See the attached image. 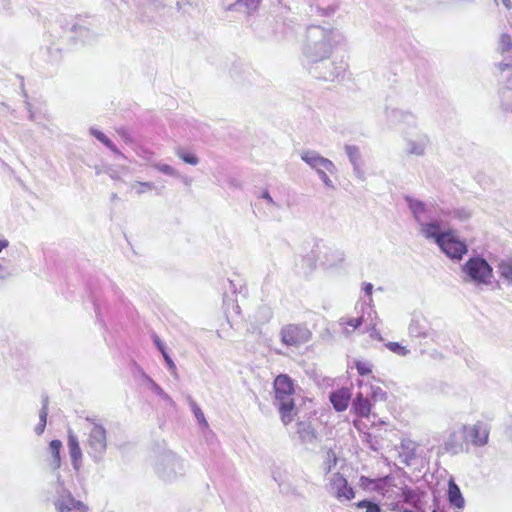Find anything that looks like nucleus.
<instances>
[{
    "label": "nucleus",
    "instance_id": "nucleus-1",
    "mask_svg": "<svg viewBox=\"0 0 512 512\" xmlns=\"http://www.w3.org/2000/svg\"><path fill=\"white\" fill-rule=\"evenodd\" d=\"M347 43L345 34L333 26L309 25L302 43L304 63L328 60L334 50Z\"/></svg>",
    "mask_w": 512,
    "mask_h": 512
},
{
    "label": "nucleus",
    "instance_id": "nucleus-2",
    "mask_svg": "<svg viewBox=\"0 0 512 512\" xmlns=\"http://www.w3.org/2000/svg\"><path fill=\"white\" fill-rule=\"evenodd\" d=\"M383 497L398 512H440L438 499L418 488L388 487Z\"/></svg>",
    "mask_w": 512,
    "mask_h": 512
},
{
    "label": "nucleus",
    "instance_id": "nucleus-3",
    "mask_svg": "<svg viewBox=\"0 0 512 512\" xmlns=\"http://www.w3.org/2000/svg\"><path fill=\"white\" fill-rule=\"evenodd\" d=\"M423 236L433 240L451 260L460 261L468 252L466 242L460 239L456 231L450 228L442 229L437 221H430L428 225L423 226Z\"/></svg>",
    "mask_w": 512,
    "mask_h": 512
},
{
    "label": "nucleus",
    "instance_id": "nucleus-4",
    "mask_svg": "<svg viewBox=\"0 0 512 512\" xmlns=\"http://www.w3.org/2000/svg\"><path fill=\"white\" fill-rule=\"evenodd\" d=\"M273 387L275 405L278 407L281 421L284 425H288L296 415L293 380L287 374H280L275 378Z\"/></svg>",
    "mask_w": 512,
    "mask_h": 512
},
{
    "label": "nucleus",
    "instance_id": "nucleus-5",
    "mask_svg": "<svg viewBox=\"0 0 512 512\" xmlns=\"http://www.w3.org/2000/svg\"><path fill=\"white\" fill-rule=\"evenodd\" d=\"M461 278L464 283L487 286L492 282L493 268L483 257L472 256L461 266Z\"/></svg>",
    "mask_w": 512,
    "mask_h": 512
},
{
    "label": "nucleus",
    "instance_id": "nucleus-6",
    "mask_svg": "<svg viewBox=\"0 0 512 512\" xmlns=\"http://www.w3.org/2000/svg\"><path fill=\"white\" fill-rule=\"evenodd\" d=\"M154 469L166 482H172L185 473L183 461L171 450H165L156 457Z\"/></svg>",
    "mask_w": 512,
    "mask_h": 512
},
{
    "label": "nucleus",
    "instance_id": "nucleus-7",
    "mask_svg": "<svg viewBox=\"0 0 512 512\" xmlns=\"http://www.w3.org/2000/svg\"><path fill=\"white\" fill-rule=\"evenodd\" d=\"M308 72L315 78L334 81L343 76L347 65L343 61L320 60L316 63H305Z\"/></svg>",
    "mask_w": 512,
    "mask_h": 512
},
{
    "label": "nucleus",
    "instance_id": "nucleus-8",
    "mask_svg": "<svg viewBox=\"0 0 512 512\" xmlns=\"http://www.w3.org/2000/svg\"><path fill=\"white\" fill-rule=\"evenodd\" d=\"M107 448L106 430L97 423H93L88 433L86 450L94 462L99 463L103 460Z\"/></svg>",
    "mask_w": 512,
    "mask_h": 512
},
{
    "label": "nucleus",
    "instance_id": "nucleus-9",
    "mask_svg": "<svg viewBox=\"0 0 512 512\" xmlns=\"http://www.w3.org/2000/svg\"><path fill=\"white\" fill-rule=\"evenodd\" d=\"M281 341L286 346H300L311 338V331L304 324H288L282 327Z\"/></svg>",
    "mask_w": 512,
    "mask_h": 512
},
{
    "label": "nucleus",
    "instance_id": "nucleus-10",
    "mask_svg": "<svg viewBox=\"0 0 512 512\" xmlns=\"http://www.w3.org/2000/svg\"><path fill=\"white\" fill-rule=\"evenodd\" d=\"M326 489L339 502L350 501L355 497L353 488L349 486L346 478L339 472L329 477Z\"/></svg>",
    "mask_w": 512,
    "mask_h": 512
},
{
    "label": "nucleus",
    "instance_id": "nucleus-11",
    "mask_svg": "<svg viewBox=\"0 0 512 512\" xmlns=\"http://www.w3.org/2000/svg\"><path fill=\"white\" fill-rule=\"evenodd\" d=\"M57 482L59 487L56 490L55 507L58 512L85 511L87 509L82 501L76 500L71 492L63 487L59 474L57 475Z\"/></svg>",
    "mask_w": 512,
    "mask_h": 512
},
{
    "label": "nucleus",
    "instance_id": "nucleus-12",
    "mask_svg": "<svg viewBox=\"0 0 512 512\" xmlns=\"http://www.w3.org/2000/svg\"><path fill=\"white\" fill-rule=\"evenodd\" d=\"M385 117L389 124L392 125H402L404 128L403 133L405 135L408 134L407 130L417 127V117L416 115L409 111L403 110L399 108H392L388 105L385 106Z\"/></svg>",
    "mask_w": 512,
    "mask_h": 512
},
{
    "label": "nucleus",
    "instance_id": "nucleus-13",
    "mask_svg": "<svg viewBox=\"0 0 512 512\" xmlns=\"http://www.w3.org/2000/svg\"><path fill=\"white\" fill-rule=\"evenodd\" d=\"M408 333L410 337L430 339L432 341L436 338V332L431 328L426 317L421 313H413L409 326Z\"/></svg>",
    "mask_w": 512,
    "mask_h": 512
},
{
    "label": "nucleus",
    "instance_id": "nucleus-14",
    "mask_svg": "<svg viewBox=\"0 0 512 512\" xmlns=\"http://www.w3.org/2000/svg\"><path fill=\"white\" fill-rule=\"evenodd\" d=\"M301 159L313 170L316 172L319 170H327L328 173L335 174L337 172V168L335 164L329 160L321 156L315 150H304L300 153Z\"/></svg>",
    "mask_w": 512,
    "mask_h": 512
},
{
    "label": "nucleus",
    "instance_id": "nucleus-15",
    "mask_svg": "<svg viewBox=\"0 0 512 512\" xmlns=\"http://www.w3.org/2000/svg\"><path fill=\"white\" fill-rule=\"evenodd\" d=\"M406 152L409 155L424 156L426 149L430 146V138L425 133L417 134L416 138L405 137Z\"/></svg>",
    "mask_w": 512,
    "mask_h": 512
},
{
    "label": "nucleus",
    "instance_id": "nucleus-16",
    "mask_svg": "<svg viewBox=\"0 0 512 512\" xmlns=\"http://www.w3.org/2000/svg\"><path fill=\"white\" fill-rule=\"evenodd\" d=\"M496 67L500 71V79L502 81V87L499 90L501 105L503 104V94L510 95L512 97V63L511 62H499Z\"/></svg>",
    "mask_w": 512,
    "mask_h": 512
},
{
    "label": "nucleus",
    "instance_id": "nucleus-17",
    "mask_svg": "<svg viewBox=\"0 0 512 512\" xmlns=\"http://www.w3.org/2000/svg\"><path fill=\"white\" fill-rule=\"evenodd\" d=\"M405 201L411 210L416 222L420 225V232L423 235V226L428 225L430 222H425L427 211L426 204L411 196H405Z\"/></svg>",
    "mask_w": 512,
    "mask_h": 512
},
{
    "label": "nucleus",
    "instance_id": "nucleus-18",
    "mask_svg": "<svg viewBox=\"0 0 512 512\" xmlns=\"http://www.w3.org/2000/svg\"><path fill=\"white\" fill-rule=\"evenodd\" d=\"M467 437L475 446H484L488 442L489 432L485 425L477 423L468 428Z\"/></svg>",
    "mask_w": 512,
    "mask_h": 512
},
{
    "label": "nucleus",
    "instance_id": "nucleus-19",
    "mask_svg": "<svg viewBox=\"0 0 512 512\" xmlns=\"http://www.w3.org/2000/svg\"><path fill=\"white\" fill-rule=\"evenodd\" d=\"M352 410L357 416L368 417L371 410V404L369 398L367 397L366 391L359 389V392L356 394L355 399L353 400Z\"/></svg>",
    "mask_w": 512,
    "mask_h": 512
},
{
    "label": "nucleus",
    "instance_id": "nucleus-20",
    "mask_svg": "<svg viewBox=\"0 0 512 512\" xmlns=\"http://www.w3.org/2000/svg\"><path fill=\"white\" fill-rule=\"evenodd\" d=\"M351 398V392L348 388H341L330 394V401L336 411L342 412L347 409Z\"/></svg>",
    "mask_w": 512,
    "mask_h": 512
},
{
    "label": "nucleus",
    "instance_id": "nucleus-21",
    "mask_svg": "<svg viewBox=\"0 0 512 512\" xmlns=\"http://www.w3.org/2000/svg\"><path fill=\"white\" fill-rule=\"evenodd\" d=\"M448 501L451 506L463 509L465 506V500L461 493L459 486L455 483L453 479H450L448 482V491H447Z\"/></svg>",
    "mask_w": 512,
    "mask_h": 512
},
{
    "label": "nucleus",
    "instance_id": "nucleus-22",
    "mask_svg": "<svg viewBox=\"0 0 512 512\" xmlns=\"http://www.w3.org/2000/svg\"><path fill=\"white\" fill-rule=\"evenodd\" d=\"M143 379L146 381L148 388L159 396L167 405L175 407L176 404L173 399L143 370H140Z\"/></svg>",
    "mask_w": 512,
    "mask_h": 512
},
{
    "label": "nucleus",
    "instance_id": "nucleus-23",
    "mask_svg": "<svg viewBox=\"0 0 512 512\" xmlns=\"http://www.w3.org/2000/svg\"><path fill=\"white\" fill-rule=\"evenodd\" d=\"M345 260V254L339 249H328L323 258V264L328 268L340 266Z\"/></svg>",
    "mask_w": 512,
    "mask_h": 512
},
{
    "label": "nucleus",
    "instance_id": "nucleus-24",
    "mask_svg": "<svg viewBox=\"0 0 512 512\" xmlns=\"http://www.w3.org/2000/svg\"><path fill=\"white\" fill-rule=\"evenodd\" d=\"M359 389L362 391H366L367 397L373 399L374 401H382L386 398V392L379 386H374L369 384L368 382H364L363 380L358 382Z\"/></svg>",
    "mask_w": 512,
    "mask_h": 512
},
{
    "label": "nucleus",
    "instance_id": "nucleus-25",
    "mask_svg": "<svg viewBox=\"0 0 512 512\" xmlns=\"http://www.w3.org/2000/svg\"><path fill=\"white\" fill-rule=\"evenodd\" d=\"M297 433L304 443H313L316 440V432L309 422H299L297 424Z\"/></svg>",
    "mask_w": 512,
    "mask_h": 512
},
{
    "label": "nucleus",
    "instance_id": "nucleus-26",
    "mask_svg": "<svg viewBox=\"0 0 512 512\" xmlns=\"http://www.w3.org/2000/svg\"><path fill=\"white\" fill-rule=\"evenodd\" d=\"M90 134L105 145L115 155L125 158L124 154L114 145V143L100 130L91 127L89 130Z\"/></svg>",
    "mask_w": 512,
    "mask_h": 512
},
{
    "label": "nucleus",
    "instance_id": "nucleus-27",
    "mask_svg": "<svg viewBox=\"0 0 512 512\" xmlns=\"http://www.w3.org/2000/svg\"><path fill=\"white\" fill-rule=\"evenodd\" d=\"M61 448L62 442L58 439H54L49 444V450L52 456L50 467L53 471H57L61 466Z\"/></svg>",
    "mask_w": 512,
    "mask_h": 512
},
{
    "label": "nucleus",
    "instance_id": "nucleus-28",
    "mask_svg": "<svg viewBox=\"0 0 512 512\" xmlns=\"http://www.w3.org/2000/svg\"><path fill=\"white\" fill-rule=\"evenodd\" d=\"M500 277L512 286V257L501 259L497 265Z\"/></svg>",
    "mask_w": 512,
    "mask_h": 512
},
{
    "label": "nucleus",
    "instance_id": "nucleus-29",
    "mask_svg": "<svg viewBox=\"0 0 512 512\" xmlns=\"http://www.w3.org/2000/svg\"><path fill=\"white\" fill-rule=\"evenodd\" d=\"M499 50L504 57L502 62L512 63V37L509 34H502L499 40Z\"/></svg>",
    "mask_w": 512,
    "mask_h": 512
},
{
    "label": "nucleus",
    "instance_id": "nucleus-30",
    "mask_svg": "<svg viewBox=\"0 0 512 512\" xmlns=\"http://www.w3.org/2000/svg\"><path fill=\"white\" fill-rule=\"evenodd\" d=\"M360 484L365 489L381 491L382 494L388 487H392L391 485L388 484L387 479H381L379 482H376L375 480L369 479L368 477L365 476H361Z\"/></svg>",
    "mask_w": 512,
    "mask_h": 512
},
{
    "label": "nucleus",
    "instance_id": "nucleus-31",
    "mask_svg": "<svg viewBox=\"0 0 512 512\" xmlns=\"http://www.w3.org/2000/svg\"><path fill=\"white\" fill-rule=\"evenodd\" d=\"M47 415H48V397L43 396L42 398V408L39 412V423L35 426V433L37 435H41L46 427L47 423Z\"/></svg>",
    "mask_w": 512,
    "mask_h": 512
},
{
    "label": "nucleus",
    "instance_id": "nucleus-32",
    "mask_svg": "<svg viewBox=\"0 0 512 512\" xmlns=\"http://www.w3.org/2000/svg\"><path fill=\"white\" fill-rule=\"evenodd\" d=\"M260 3L261 0H236L235 3L228 6L227 10L233 11L236 10L237 6H243L248 14H251L258 9Z\"/></svg>",
    "mask_w": 512,
    "mask_h": 512
},
{
    "label": "nucleus",
    "instance_id": "nucleus-33",
    "mask_svg": "<svg viewBox=\"0 0 512 512\" xmlns=\"http://www.w3.org/2000/svg\"><path fill=\"white\" fill-rule=\"evenodd\" d=\"M345 152L353 167L362 164L359 148L355 145H345Z\"/></svg>",
    "mask_w": 512,
    "mask_h": 512
},
{
    "label": "nucleus",
    "instance_id": "nucleus-34",
    "mask_svg": "<svg viewBox=\"0 0 512 512\" xmlns=\"http://www.w3.org/2000/svg\"><path fill=\"white\" fill-rule=\"evenodd\" d=\"M445 450L452 454H457L462 450V444L458 440L456 433H451L445 442Z\"/></svg>",
    "mask_w": 512,
    "mask_h": 512
},
{
    "label": "nucleus",
    "instance_id": "nucleus-35",
    "mask_svg": "<svg viewBox=\"0 0 512 512\" xmlns=\"http://www.w3.org/2000/svg\"><path fill=\"white\" fill-rule=\"evenodd\" d=\"M338 458L334 450L328 449L326 451L325 460L323 462V470L326 474L330 473L332 469L337 465Z\"/></svg>",
    "mask_w": 512,
    "mask_h": 512
},
{
    "label": "nucleus",
    "instance_id": "nucleus-36",
    "mask_svg": "<svg viewBox=\"0 0 512 512\" xmlns=\"http://www.w3.org/2000/svg\"><path fill=\"white\" fill-rule=\"evenodd\" d=\"M187 399H188L189 405L191 407V410H192L195 418L197 419L198 423L201 426L207 427L208 423L205 419L204 413L202 412L201 408L197 405V403L190 396H188Z\"/></svg>",
    "mask_w": 512,
    "mask_h": 512
},
{
    "label": "nucleus",
    "instance_id": "nucleus-37",
    "mask_svg": "<svg viewBox=\"0 0 512 512\" xmlns=\"http://www.w3.org/2000/svg\"><path fill=\"white\" fill-rule=\"evenodd\" d=\"M366 319L364 318V316H361V317H357V318H347V317H342L340 320H339V324L341 326H343L345 329L347 326L351 327L352 330H355L357 329L358 327L361 326V324L363 322H365Z\"/></svg>",
    "mask_w": 512,
    "mask_h": 512
},
{
    "label": "nucleus",
    "instance_id": "nucleus-38",
    "mask_svg": "<svg viewBox=\"0 0 512 512\" xmlns=\"http://www.w3.org/2000/svg\"><path fill=\"white\" fill-rule=\"evenodd\" d=\"M69 455L73 468L78 471L81 466L82 451L80 447L69 448Z\"/></svg>",
    "mask_w": 512,
    "mask_h": 512
},
{
    "label": "nucleus",
    "instance_id": "nucleus-39",
    "mask_svg": "<svg viewBox=\"0 0 512 512\" xmlns=\"http://www.w3.org/2000/svg\"><path fill=\"white\" fill-rule=\"evenodd\" d=\"M176 155L187 164L197 165L199 163V159L197 158V156L185 151L182 148H178L176 150Z\"/></svg>",
    "mask_w": 512,
    "mask_h": 512
},
{
    "label": "nucleus",
    "instance_id": "nucleus-40",
    "mask_svg": "<svg viewBox=\"0 0 512 512\" xmlns=\"http://www.w3.org/2000/svg\"><path fill=\"white\" fill-rule=\"evenodd\" d=\"M152 166L157 169L159 172L165 174V175H168V176H172V177H179L180 174L179 172L174 169L172 166L168 165V164H164V163H153Z\"/></svg>",
    "mask_w": 512,
    "mask_h": 512
},
{
    "label": "nucleus",
    "instance_id": "nucleus-41",
    "mask_svg": "<svg viewBox=\"0 0 512 512\" xmlns=\"http://www.w3.org/2000/svg\"><path fill=\"white\" fill-rule=\"evenodd\" d=\"M70 30L72 32H75L76 34H78L81 37L83 42L89 41V29L87 27H85L84 25L74 23L71 26Z\"/></svg>",
    "mask_w": 512,
    "mask_h": 512
},
{
    "label": "nucleus",
    "instance_id": "nucleus-42",
    "mask_svg": "<svg viewBox=\"0 0 512 512\" xmlns=\"http://www.w3.org/2000/svg\"><path fill=\"white\" fill-rule=\"evenodd\" d=\"M355 367L361 376L369 375L372 372V365L368 361L356 360Z\"/></svg>",
    "mask_w": 512,
    "mask_h": 512
},
{
    "label": "nucleus",
    "instance_id": "nucleus-43",
    "mask_svg": "<svg viewBox=\"0 0 512 512\" xmlns=\"http://www.w3.org/2000/svg\"><path fill=\"white\" fill-rule=\"evenodd\" d=\"M357 508H366L365 512H381V508L377 503L370 500H362L356 503Z\"/></svg>",
    "mask_w": 512,
    "mask_h": 512
},
{
    "label": "nucleus",
    "instance_id": "nucleus-44",
    "mask_svg": "<svg viewBox=\"0 0 512 512\" xmlns=\"http://www.w3.org/2000/svg\"><path fill=\"white\" fill-rule=\"evenodd\" d=\"M386 347L400 356H406L409 353V350L398 342H388Z\"/></svg>",
    "mask_w": 512,
    "mask_h": 512
},
{
    "label": "nucleus",
    "instance_id": "nucleus-45",
    "mask_svg": "<svg viewBox=\"0 0 512 512\" xmlns=\"http://www.w3.org/2000/svg\"><path fill=\"white\" fill-rule=\"evenodd\" d=\"M132 188L135 189L137 194L141 195L146 191L153 190L155 186L152 182H135L132 184Z\"/></svg>",
    "mask_w": 512,
    "mask_h": 512
},
{
    "label": "nucleus",
    "instance_id": "nucleus-46",
    "mask_svg": "<svg viewBox=\"0 0 512 512\" xmlns=\"http://www.w3.org/2000/svg\"><path fill=\"white\" fill-rule=\"evenodd\" d=\"M337 9H338V6L335 4L329 5L327 7H320V6L316 7V11H317L318 15L322 16V17L333 16L336 13Z\"/></svg>",
    "mask_w": 512,
    "mask_h": 512
},
{
    "label": "nucleus",
    "instance_id": "nucleus-47",
    "mask_svg": "<svg viewBox=\"0 0 512 512\" xmlns=\"http://www.w3.org/2000/svg\"><path fill=\"white\" fill-rule=\"evenodd\" d=\"M165 362H166V365L169 369V371L171 372V374L173 375V377L175 379H178L179 378V375H178V372H177V367L175 365V363L173 362V360L171 359V357L168 355L167 351L164 352L162 354Z\"/></svg>",
    "mask_w": 512,
    "mask_h": 512
},
{
    "label": "nucleus",
    "instance_id": "nucleus-48",
    "mask_svg": "<svg viewBox=\"0 0 512 512\" xmlns=\"http://www.w3.org/2000/svg\"><path fill=\"white\" fill-rule=\"evenodd\" d=\"M261 198L267 202V208L272 211L273 208L280 209L281 205L273 200L268 191H264Z\"/></svg>",
    "mask_w": 512,
    "mask_h": 512
},
{
    "label": "nucleus",
    "instance_id": "nucleus-49",
    "mask_svg": "<svg viewBox=\"0 0 512 512\" xmlns=\"http://www.w3.org/2000/svg\"><path fill=\"white\" fill-rule=\"evenodd\" d=\"M327 172H328L327 170H319L316 173L319 176V178L321 179V181L323 182V184L325 185V187H327L329 189H334L335 186L333 184V181L329 178Z\"/></svg>",
    "mask_w": 512,
    "mask_h": 512
},
{
    "label": "nucleus",
    "instance_id": "nucleus-50",
    "mask_svg": "<svg viewBox=\"0 0 512 512\" xmlns=\"http://www.w3.org/2000/svg\"><path fill=\"white\" fill-rule=\"evenodd\" d=\"M363 290H364L365 294L367 296H369V304H368L367 309H368V315L370 317L372 313L376 314V312L371 307V302H372L371 295H372V291H373V285L371 283H364Z\"/></svg>",
    "mask_w": 512,
    "mask_h": 512
},
{
    "label": "nucleus",
    "instance_id": "nucleus-51",
    "mask_svg": "<svg viewBox=\"0 0 512 512\" xmlns=\"http://www.w3.org/2000/svg\"><path fill=\"white\" fill-rule=\"evenodd\" d=\"M117 134L126 142V143H132V137L125 127H120L117 130Z\"/></svg>",
    "mask_w": 512,
    "mask_h": 512
},
{
    "label": "nucleus",
    "instance_id": "nucleus-52",
    "mask_svg": "<svg viewBox=\"0 0 512 512\" xmlns=\"http://www.w3.org/2000/svg\"><path fill=\"white\" fill-rule=\"evenodd\" d=\"M503 94L502 109L507 112H512V97L510 95Z\"/></svg>",
    "mask_w": 512,
    "mask_h": 512
},
{
    "label": "nucleus",
    "instance_id": "nucleus-53",
    "mask_svg": "<svg viewBox=\"0 0 512 512\" xmlns=\"http://www.w3.org/2000/svg\"><path fill=\"white\" fill-rule=\"evenodd\" d=\"M80 447L77 436L71 431H68V448Z\"/></svg>",
    "mask_w": 512,
    "mask_h": 512
},
{
    "label": "nucleus",
    "instance_id": "nucleus-54",
    "mask_svg": "<svg viewBox=\"0 0 512 512\" xmlns=\"http://www.w3.org/2000/svg\"><path fill=\"white\" fill-rule=\"evenodd\" d=\"M12 276L11 271L0 263V282Z\"/></svg>",
    "mask_w": 512,
    "mask_h": 512
},
{
    "label": "nucleus",
    "instance_id": "nucleus-55",
    "mask_svg": "<svg viewBox=\"0 0 512 512\" xmlns=\"http://www.w3.org/2000/svg\"><path fill=\"white\" fill-rule=\"evenodd\" d=\"M25 108H26V109H27V111H28V114H29V116H28V117H29V119H30L31 121H36V120H37V115H36V113L33 111V109H32V105L30 104V102H28V101H26V102H25Z\"/></svg>",
    "mask_w": 512,
    "mask_h": 512
},
{
    "label": "nucleus",
    "instance_id": "nucleus-56",
    "mask_svg": "<svg viewBox=\"0 0 512 512\" xmlns=\"http://www.w3.org/2000/svg\"><path fill=\"white\" fill-rule=\"evenodd\" d=\"M153 340H154L155 345L157 346V348L161 352V354L166 352L164 344L162 343V341L160 340V338L157 335H153Z\"/></svg>",
    "mask_w": 512,
    "mask_h": 512
},
{
    "label": "nucleus",
    "instance_id": "nucleus-57",
    "mask_svg": "<svg viewBox=\"0 0 512 512\" xmlns=\"http://www.w3.org/2000/svg\"><path fill=\"white\" fill-rule=\"evenodd\" d=\"M362 164L353 167L354 174L357 178L363 180L364 179V171L361 168Z\"/></svg>",
    "mask_w": 512,
    "mask_h": 512
},
{
    "label": "nucleus",
    "instance_id": "nucleus-58",
    "mask_svg": "<svg viewBox=\"0 0 512 512\" xmlns=\"http://www.w3.org/2000/svg\"><path fill=\"white\" fill-rule=\"evenodd\" d=\"M9 242L6 239H0V252L8 246Z\"/></svg>",
    "mask_w": 512,
    "mask_h": 512
},
{
    "label": "nucleus",
    "instance_id": "nucleus-59",
    "mask_svg": "<svg viewBox=\"0 0 512 512\" xmlns=\"http://www.w3.org/2000/svg\"><path fill=\"white\" fill-rule=\"evenodd\" d=\"M502 3L505 5V7L510 8L511 1L510 0H502Z\"/></svg>",
    "mask_w": 512,
    "mask_h": 512
},
{
    "label": "nucleus",
    "instance_id": "nucleus-60",
    "mask_svg": "<svg viewBox=\"0 0 512 512\" xmlns=\"http://www.w3.org/2000/svg\"><path fill=\"white\" fill-rule=\"evenodd\" d=\"M369 325H371V326H373V327H374V326L376 325V323H374V322H373V320L371 319V321H370V324H369Z\"/></svg>",
    "mask_w": 512,
    "mask_h": 512
},
{
    "label": "nucleus",
    "instance_id": "nucleus-61",
    "mask_svg": "<svg viewBox=\"0 0 512 512\" xmlns=\"http://www.w3.org/2000/svg\"><path fill=\"white\" fill-rule=\"evenodd\" d=\"M78 512H83V511H78Z\"/></svg>",
    "mask_w": 512,
    "mask_h": 512
}]
</instances>
